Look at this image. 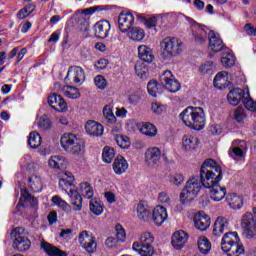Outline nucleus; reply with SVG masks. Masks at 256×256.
Instances as JSON below:
<instances>
[{
    "mask_svg": "<svg viewBox=\"0 0 256 256\" xmlns=\"http://www.w3.org/2000/svg\"><path fill=\"white\" fill-rule=\"evenodd\" d=\"M209 39V49L212 50L213 53H219V51H223L225 44H223V40L219 37V34H216L215 31L210 30L208 33Z\"/></svg>",
    "mask_w": 256,
    "mask_h": 256,
    "instance_id": "obj_19",
    "label": "nucleus"
},
{
    "mask_svg": "<svg viewBox=\"0 0 256 256\" xmlns=\"http://www.w3.org/2000/svg\"><path fill=\"white\" fill-rule=\"evenodd\" d=\"M128 37H130L132 41H143L145 32L139 27H133L128 32Z\"/></svg>",
    "mask_w": 256,
    "mask_h": 256,
    "instance_id": "obj_41",
    "label": "nucleus"
},
{
    "mask_svg": "<svg viewBox=\"0 0 256 256\" xmlns=\"http://www.w3.org/2000/svg\"><path fill=\"white\" fill-rule=\"evenodd\" d=\"M245 117V110L241 107H238L234 112V119H236L238 123H242Z\"/></svg>",
    "mask_w": 256,
    "mask_h": 256,
    "instance_id": "obj_59",
    "label": "nucleus"
},
{
    "mask_svg": "<svg viewBox=\"0 0 256 256\" xmlns=\"http://www.w3.org/2000/svg\"><path fill=\"white\" fill-rule=\"evenodd\" d=\"M68 196L70 197V205H72L73 211H81L83 209V197L77 190L70 189Z\"/></svg>",
    "mask_w": 256,
    "mask_h": 256,
    "instance_id": "obj_22",
    "label": "nucleus"
},
{
    "mask_svg": "<svg viewBox=\"0 0 256 256\" xmlns=\"http://www.w3.org/2000/svg\"><path fill=\"white\" fill-rule=\"evenodd\" d=\"M62 91L65 97H68V99H79L81 97L79 89L75 86H64Z\"/></svg>",
    "mask_w": 256,
    "mask_h": 256,
    "instance_id": "obj_39",
    "label": "nucleus"
},
{
    "mask_svg": "<svg viewBox=\"0 0 256 256\" xmlns=\"http://www.w3.org/2000/svg\"><path fill=\"white\" fill-rule=\"evenodd\" d=\"M244 29L247 35H253L254 37L256 36V28L253 27L251 24H246Z\"/></svg>",
    "mask_w": 256,
    "mask_h": 256,
    "instance_id": "obj_64",
    "label": "nucleus"
},
{
    "mask_svg": "<svg viewBox=\"0 0 256 256\" xmlns=\"http://www.w3.org/2000/svg\"><path fill=\"white\" fill-rule=\"evenodd\" d=\"M241 227L244 237H246V239H253V237L256 235L255 215H253L251 212H246L242 216Z\"/></svg>",
    "mask_w": 256,
    "mask_h": 256,
    "instance_id": "obj_8",
    "label": "nucleus"
},
{
    "mask_svg": "<svg viewBox=\"0 0 256 256\" xmlns=\"http://www.w3.org/2000/svg\"><path fill=\"white\" fill-rule=\"evenodd\" d=\"M187 21L192 25V35L195 43H197V45H203V43H206L207 37H209V34H207L209 28L205 25L197 24V22L191 18H187Z\"/></svg>",
    "mask_w": 256,
    "mask_h": 256,
    "instance_id": "obj_10",
    "label": "nucleus"
},
{
    "mask_svg": "<svg viewBox=\"0 0 256 256\" xmlns=\"http://www.w3.org/2000/svg\"><path fill=\"white\" fill-rule=\"evenodd\" d=\"M85 130L88 135H91L92 137H101V135H103V126L101 123L94 120L86 122Z\"/></svg>",
    "mask_w": 256,
    "mask_h": 256,
    "instance_id": "obj_23",
    "label": "nucleus"
},
{
    "mask_svg": "<svg viewBox=\"0 0 256 256\" xmlns=\"http://www.w3.org/2000/svg\"><path fill=\"white\" fill-rule=\"evenodd\" d=\"M48 105H50L54 111H58V113H65L68 109L65 99H63L61 95L55 93L48 97Z\"/></svg>",
    "mask_w": 256,
    "mask_h": 256,
    "instance_id": "obj_16",
    "label": "nucleus"
},
{
    "mask_svg": "<svg viewBox=\"0 0 256 256\" xmlns=\"http://www.w3.org/2000/svg\"><path fill=\"white\" fill-rule=\"evenodd\" d=\"M102 159L104 163H111V161L115 159V149L109 146L104 147L103 153H102Z\"/></svg>",
    "mask_w": 256,
    "mask_h": 256,
    "instance_id": "obj_45",
    "label": "nucleus"
},
{
    "mask_svg": "<svg viewBox=\"0 0 256 256\" xmlns=\"http://www.w3.org/2000/svg\"><path fill=\"white\" fill-rule=\"evenodd\" d=\"M221 64L226 68L233 67V65H235V58H233L231 54H228L227 56L221 58Z\"/></svg>",
    "mask_w": 256,
    "mask_h": 256,
    "instance_id": "obj_56",
    "label": "nucleus"
},
{
    "mask_svg": "<svg viewBox=\"0 0 256 256\" xmlns=\"http://www.w3.org/2000/svg\"><path fill=\"white\" fill-rule=\"evenodd\" d=\"M247 152V142L243 140H234L232 147L228 151V155L232 159H243L245 153Z\"/></svg>",
    "mask_w": 256,
    "mask_h": 256,
    "instance_id": "obj_13",
    "label": "nucleus"
},
{
    "mask_svg": "<svg viewBox=\"0 0 256 256\" xmlns=\"http://www.w3.org/2000/svg\"><path fill=\"white\" fill-rule=\"evenodd\" d=\"M138 129L146 137H155L157 135V127L150 122H143L138 126Z\"/></svg>",
    "mask_w": 256,
    "mask_h": 256,
    "instance_id": "obj_34",
    "label": "nucleus"
},
{
    "mask_svg": "<svg viewBox=\"0 0 256 256\" xmlns=\"http://www.w3.org/2000/svg\"><path fill=\"white\" fill-rule=\"evenodd\" d=\"M80 191L86 199H93V195L95 192L93 191V187L88 182H84L80 184Z\"/></svg>",
    "mask_w": 256,
    "mask_h": 256,
    "instance_id": "obj_44",
    "label": "nucleus"
},
{
    "mask_svg": "<svg viewBox=\"0 0 256 256\" xmlns=\"http://www.w3.org/2000/svg\"><path fill=\"white\" fill-rule=\"evenodd\" d=\"M228 75L227 71L218 72L214 78V87H217V89L227 87V83H229Z\"/></svg>",
    "mask_w": 256,
    "mask_h": 256,
    "instance_id": "obj_35",
    "label": "nucleus"
},
{
    "mask_svg": "<svg viewBox=\"0 0 256 256\" xmlns=\"http://www.w3.org/2000/svg\"><path fill=\"white\" fill-rule=\"evenodd\" d=\"M137 217L141 221H149L151 219V209L145 206L143 203H138L137 205Z\"/></svg>",
    "mask_w": 256,
    "mask_h": 256,
    "instance_id": "obj_37",
    "label": "nucleus"
},
{
    "mask_svg": "<svg viewBox=\"0 0 256 256\" xmlns=\"http://www.w3.org/2000/svg\"><path fill=\"white\" fill-rule=\"evenodd\" d=\"M147 91L151 97H157V93H159V88L157 87V82L155 80H151L148 82Z\"/></svg>",
    "mask_w": 256,
    "mask_h": 256,
    "instance_id": "obj_54",
    "label": "nucleus"
},
{
    "mask_svg": "<svg viewBox=\"0 0 256 256\" xmlns=\"http://www.w3.org/2000/svg\"><path fill=\"white\" fill-rule=\"evenodd\" d=\"M11 238L14 239L13 247L21 253L29 251L31 240L27 238V230L23 227L14 228L11 232Z\"/></svg>",
    "mask_w": 256,
    "mask_h": 256,
    "instance_id": "obj_7",
    "label": "nucleus"
},
{
    "mask_svg": "<svg viewBox=\"0 0 256 256\" xmlns=\"http://www.w3.org/2000/svg\"><path fill=\"white\" fill-rule=\"evenodd\" d=\"M180 118L187 127L195 131L205 128V111L201 107H187L181 112Z\"/></svg>",
    "mask_w": 256,
    "mask_h": 256,
    "instance_id": "obj_3",
    "label": "nucleus"
},
{
    "mask_svg": "<svg viewBox=\"0 0 256 256\" xmlns=\"http://www.w3.org/2000/svg\"><path fill=\"white\" fill-rule=\"evenodd\" d=\"M221 249L228 256H240L245 253V246L241 243L237 232H227L221 240Z\"/></svg>",
    "mask_w": 256,
    "mask_h": 256,
    "instance_id": "obj_4",
    "label": "nucleus"
},
{
    "mask_svg": "<svg viewBox=\"0 0 256 256\" xmlns=\"http://www.w3.org/2000/svg\"><path fill=\"white\" fill-rule=\"evenodd\" d=\"M189 239V235L183 231V230H179L174 232V234L172 235V247H174V249H183V247H185V243H187Z\"/></svg>",
    "mask_w": 256,
    "mask_h": 256,
    "instance_id": "obj_21",
    "label": "nucleus"
},
{
    "mask_svg": "<svg viewBox=\"0 0 256 256\" xmlns=\"http://www.w3.org/2000/svg\"><path fill=\"white\" fill-rule=\"evenodd\" d=\"M41 143H43V140H42L41 134H39V132H31L29 134L28 145L32 149H38V147H41Z\"/></svg>",
    "mask_w": 256,
    "mask_h": 256,
    "instance_id": "obj_38",
    "label": "nucleus"
},
{
    "mask_svg": "<svg viewBox=\"0 0 256 256\" xmlns=\"http://www.w3.org/2000/svg\"><path fill=\"white\" fill-rule=\"evenodd\" d=\"M214 167L215 160L207 159L203 162L200 168V177L192 176L187 180L184 189L180 193V201L182 205H189V203L199 195L201 189L205 187V179L213 175Z\"/></svg>",
    "mask_w": 256,
    "mask_h": 256,
    "instance_id": "obj_1",
    "label": "nucleus"
},
{
    "mask_svg": "<svg viewBox=\"0 0 256 256\" xmlns=\"http://www.w3.org/2000/svg\"><path fill=\"white\" fill-rule=\"evenodd\" d=\"M102 11H109V6L98 5L82 10L83 15H93V13H101Z\"/></svg>",
    "mask_w": 256,
    "mask_h": 256,
    "instance_id": "obj_46",
    "label": "nucleus"
},
{
    "mask_svg": "<svg viewBox=\"0 0 256 256\" xmlns=\"http://www.w3.org/2000/svg\"><path fill=\"white\" fill-rule=\"evenodd\" d=\"M48 165L51 169H65L67 167V160L60 155L52 156L48 160Z\"/></svg>",
    "mask_w": 256,
    "mask_h": 256,
    "instance_id": "obj_33",
    "label": "nucleus"
},
{
    "mask_svg": "<svg viewBox=\"0 0 256 256\" xmlns=\"http://www.w3.org/2000/svg\"><path fill=\"white\" fill-rule=\"evenodd\" d=\"M135 23V16L131 12H121L118 17V27L121 33H127Z\"/></svg>",
    "mask_w": 256,
    "mask_h": 256,
    "instance_id": "obj_14",
    "label": "nucleus"
},
{
    "mask_svg": "<svg viewBox=\"0 0 256 256\" xmlns=\"http://www.w3.org/2000/svg\"><path fill=\"white\" fill-rule=\"evenodd\" d=\"M228 227L229 221L225 217L220 216L215 220L212 235L214 237H221L225 229H227Z\"/></svg>",
    "mask_w": 256,
    "mask_h": 256,
    "instance_id": "obj_24",
    "label": "nucleus"
},
{
    "mask_svg": "<svg viewBox=\"0 0 256 256\" xmlns=\"http://www.w3.org/2000/svg\"><path fill=\"white\" fill-rule=\"evenodd\" d=\"M154 241H155V238L152 236L151 233L144 232L140 235L138 243L140 246L153 247Z\"/></svg>",
    "mask_w": 256,
    "mask_h": 256,
    "instance_id": "obj_40",
    "label": "nucleus"
},
{
    "mask_svg": "<svg viewBox=\"0 0 256 256\" xmlns=\"http://www.w3.org/2000/svg\"><path fill=\"white\" fill-rule=\"evenodd\" d=\"M94 83L97 89H100L101 91L107 89V86L109 85V82H107V79L103 75H97L94 78Z\"/></svg>",
    "mask_w": 256,
    "mask_h": 256,
    "instance_id": "obj_51",
    "label": "nucleus"
},
{
    "mask_svg": "<svg viewBox=\"0 0 256 256\" xmlns=\"http://www.w3.org/2000/svg\"><path fill=\"white\" fill-rule=\"evenodd\" d=\"M163 59L177 57L183 51V42L177 38L166 37L160 43Z\"/></svg>",
    "mask_w": 256,
    "mask_h": 256,
    "instance_id": "obj_6",
    "label": "nucleus"
},
{
    "mask_svg": "<svg viewBox=\"0 0 256 256\" xmlns=\"http://www.w3.org/2000/svg\"><path fill=\"white\" fill-rule=\"evenodd\" d=\"M38 129H40V131H47L48 129H51V120H49L47 116H41L38 119Z\"/></svg>",
    "mask_w": 256,
    "mask_h": 256,
    "instance_id": "obj_53",
    "label": "nucleus"
},
{
    "mask_svg": "<svg viewBox=\"0 0 256 256\" xmlns=\"http://www.w3.org/2000/svg\"><path fill=\"white\" fill-rule=\"evenodd\" d=\"M65 81H69L71 85H83L85 83V70L79 66L70 67Z\"/></svg>",
    "mask_w": 256,
    "mask_h": 256,
    "instance_id": "obj_11",
    "label": "nucleus"
},
{
    "mask_svg": "<svg viewBox=\"0 0 256 256\" xmlns=\"http://www.w3.org/2000/svg\"><path fill=\"white\" fill-rule=\"evenodd\" d=\"M89 207L93 215H97V216L103 215V203H101V201L93 199L90 201Z\"/></svg>",
    "mask_w": 256,
    "mask_h": 256,
    "instance_id": "obj_43",
    "label": "nucleus"
},
{
    "mask_svg": "<svg viewBox=\"0 0 256 256\" xmlns=\"http://www.w3.org/2000/svg\"><path fill=\"white\" fill-rule=\"evenodd\" d=\"M229 205L232 209H241V207H243V198L237 194H233L229 201Z\"/></svg>",
    "mask_w": 256,
    "mask_h": 256,
    "instance_id": "obj_49",
    "label": "nucleus"
},
{
    "mask_svg": "<svg viewBox=\"0 0 256 256\" xmlns=\"http://www.w3.org/2000/svg\"><path fill=\"white\" fill-rule=\"evenodd\" d=\"M247 97H249V96H246L244 98L243 104L245 105L246 109H248V111L255 112L256 111V102L253 101L252 99H247Z\"/></svg>",
    "mask_w": 256,
    "mask_h": 256,
    "instance_id": "obj_61",
    "label": "nucleus"
},
{
    "mask_svg": "<svg viewBox=\"0 0 256 256\" xmlns=\"http://www.w3.org/2000/svg\"><path fill=\"white\" fill-rule=\"evenodd\" d=\"M52 203H54V205H57V207L63 209V211H69V209H71L69 203H67V201L65 200H62V198L57 195L52 197Z\"/></svg>",
    "mask_w": 256,
    "mask_h": 256,
    "instance_id": "obj_48",
    "label": "nucleus"
},
{
    "mask_svg": "<svg viewBox=\"0 0 256 256\" xmlns=\"http://www.w3.org/2000/svg\"><path fill=\"white\" fill-rule=\"evenodd\" d=\"M105 245L108 249H117V247H119V240L117 238L108 237L105 240Z\"/></svg>",
    "mask_w": 256,
    "mask_h": 256,
    "instance_id": "obj_58",
    "label": "nucleus"
},
{
    "mask_svg": "<svg viewBox=\"0 0 256 256\" xmlns=\"http://www.w3.org/2000/svg\"><path fill=\"white\" fill-rule=\"evenodd\" d=\"M73 181H75V178L71 174V172H65L62 174V177L59 180V187L63 191H67V189H73Z\"/></svg>",
    "mask_w": 256,
    "mask_h": 256,
    "instance_id": "obj_32",
    "label": "nucleus"
},
{
    "mask_svg": "<svg viewBox=\"0 0 256 256\" xmlns=\"http://www.w3.org/2000/svg\"><path fill=\"white\" fill-rule=\"evenodd\" d=\"M214 70H215V64H213V62H206L199 68V71L202 75H207V73H211V71H214Z\"/></svg>",
    "mask_w": 256,
    "mask_h": 256,
    "instance_id": "obj_55",
    "label": "nucleus"
},
{
    "mask_svg": "<svg viewBox=\"0 0 256 256\" xmlns=\"http://www.w3.org/2000/svg\"><path fill=\"white\" fill-rule=\"evenodd\" d=\"M112 167L116 175H123L129 169V163L123 156H118L115 158Z\"/></svg>",
    "mask_w": 256,
    "mask_h": 256,
    "instance_id": "obj_27",
    "label": "nucleus"
},
{
    "mask_svg": "<svg viewBox=\"0 0 256 256\" xmlns=\"http://www.w3.org/2000/svg\"><path fill=\"white\" fill-rule=\"evenodd\" d=\"M78 241L87 253H95L97 251V242H95L94 237L89 235V232L82 231L78 236Z\"/></svg>",
    "mask_w": 256,
    "mask_h": 256,
    "instance_id": "obj_12",
    "label": "nucleus"
},
{
    "mask_svg": "<svg viewBox=\"0 0 256 256\" xmlns=\"http://www.w3.org/2000/svg\"><path fill=\"white\" fill-rule=\"evenodd\" d=\"M103 115L108 123L113 125V123H116L117 117H115V114L113 113V109L109 106H105L103 108Z\"/></svg>",
    "mask_w": 256,
    "mask_h": 256,
    "instance_id": "obj_47",
    "label": "nucleus"
},
{
    "mask_svg": "<svg viewBox=\"0 0 256 256\" xmlns=\"http://www.w3.org/2000/svg\"><path fill=\"white\" fill-rule=\"evenodd\" d=\"M163 154H161V149L159 147H150L145 151V161L146 165L148 167H155L159 165V162L161 161V157Z\"/></svg>",
    "mask_w": 256,
    "mask_h": 256,
    "instance_id": "obj_15",
    "label": "nucleus"
},
{
    "mask_svg": "<svg viewBox=\"0 0 256 256\" xmlns=\"http://www.w3.org/2000/svg\"><path fill=\"white\" fill-rule=\"evenodd\" d=\"M138 19L142 20L147 29H153L157 26V17L145 18L143 15H138Z\"/></svg>",
    "mask_w": 256,
    "mask_h": 256,
    "instance_id": "obj_52",
    "label": "nucleus"
},
{
    "mask_svg": "<svg viewBox=\"0 0 256 256\" xmlns=\"http://www.w3.org/2000/svg\"><path fill=\"white\" fill-rule=\"evenodd\" d=\"M135 71L140 79H145V77H147V67H145V65H136Z\"/></svg>",
    "mask_w": 256,
    "mask_h": 256,
    "instance_id": "obj_60",
    "label": "nucleus"
},
{
    "mask_svg": "<svg viewBox=\"0 0 256 256\" xmlns=\"http://www.w3.org/2000/svg\"><path fill=\"white\" fill-rule=\"evenodd\" d=\"M138 57L144 63H153L155 56L153 55V50L147 45H140L138 47Z\"/></svg>",
    "mask_w": 256,
    "mask_h": 256,
    "instance_id": "obj_28",
    "label": "nucleus"
},
{
    "mask_svg": "<svg viewBox=\"0 0 256 256\" xmlns=\"http://www.w3.org/2000/svg\"><path fill=\"white\" fill-rule=\"evenodd\" d=\"M59 236L63 239H71L73 237V229H62Z\"/></svg>",
    "mask_w": 256,
    "mask_h": 256,
    "instance_id": "obj_63",
    "label": "nucleus"
},
{
    "mask_svg": "<svg viewBox=\"0 0 256 256\" xmlns=\"http://www.w3.org/2000/svg\"><path fill=\"white\" fill-rule=\"evenodd\" d=\"M133 251H136L140 256H153L155 250L153 246H141L139 242H134L132 245Z\"/></svg>",
    "mask_w": 256,
    "mask_h": 256,
    "instance_id": "obj_36",
    "label": "nucleus"
},
{
    "mask_svg": "<svg viewBox=\"0 0 256 256\" xmlns=\"http://www.w3.org/2000/svg\"><path fill=\"white\" fill-rule=\"evenodd\" d=\"M28 189L32 193H41L43 191V180L37 175H32L28 179Z\"/></svg>",
    "mask_w": 256,
    "mask_h": 256,
    "instance_id": "obj_29",
    "label": "nucleus"
},
{
    "mask_svg": "<svg viewBox=\"0 0 256 256\" xmlns=\"http://www.w3.org/2000/svg\"><path fill=\"white\" fill-rule=\"evenodd\" d=\"M21 197H20V204L22 207H36L38 201L35 196L29 194V191L27 189H21L20 190Z\"/></svg>",
    "mask_w": 256,
    "mask_h": 256,
    "instance_id": "obj_25",
    "label": "nucleus"
},
{
    "mask_svg": "<svg viewBox=\"0 0 256 256\" xmlns=\"http://www.w3.org/2000/svg\"><path fill=\"white\" fill-rule=\"evenodd\" d=\"M60 144L64 151H66V153H70V155H76V157L83 155V149H85V146L81 139L77 138L73 133L63 134L60 139Z\"/></svg>",
    "mask_w": 256,
    "mask_h": 256,
    "instance_id": "obj_5",
    "label": "nucleus"
},
{
    "mask_svg": "<svg viewBox=\"0 0 256 256\" xmlns=\"http://www.w3.org/2000/svg\"><path fill=\"white\" fill-rule=\"evenodd\" d=\"M116 237H117L116 239L118 241H121L122 243L126 239L125 229H123V227L121 225L116 226Z\"/></svg>",
    "mask_w": 256,
    "mask_h": 256,
    "instance_id": "obj_62",
    "label": "nucleus"
},
{
    "mask_svg": "<svg viewBox=\"0 0 256 256\" xmlns=\"http://www.w3.org/2000/svg\"><path fill=\"white\" fill-rule=\"evenodd\" d=\"M167 209L163 206H156L153 210L152 218L156 225L160 226L167 219Z\"/></svg>",
    "mask_w": 256,
    "mask_h": 256,
    "instance_id": "obj_26",
    "label": "nucleus"
},
{
    "mask_svg": "<svg viewBox=\"0 0 256 256\" xmlns=\"http://www.w3.org/2000/svg\"><path fill=\"white\" fill-rule=\"evenodd\" d=\"M184 181L185 177L183 176V174H175L170 178V183H172V185H176V187H179V185H183Z\"/></svg>",
    "mask_w": 256,
    "mask_h": 256,
    "instance_id": "obj_57",
    "label": "nucleus"
},
{
    "mask_svg": "<svg viewBox=\"0 0 256 256\" xmlns=\"http://www.w3.org/2000/svg\"><path fill=\"white\" fill-rule=\"evenodd\" d=\"M93 29L95 37L98 39H107L109 37V31H111V23L107 20L98 21Z\"/></svg>",
    "mask_w": 256,
    "mask_h": 256,
    "instance_id": "obj_18",
    "label": "nucleus"
},
{
    "mask_svg": "<svg viewBox=\"0 0 256 256\" xmlns=\"http://www.w3.org/2000/svg\"><path fill=\"white\" fill-rule=\"evenodd\" d=\"M115 141L121 149H129V147L131 146V142L129 141V138L127 136L116 135Z\"/></svg>",
    "mask_w": 256,
    "mask_h": 256,
    "instance_id": "obj_50",
    "label": "nucleus"
},
{
    "mask_svg": "<svg viewBox=\"0 0 256 256\" xmlns=\"http://www.w3.org/2000/svg\"><path fill=\"white\" fill-rule=\"evenodd\" d=\"M160 82L170 93H177L181 89V83L175 78L171 70H166L161 74Z\"/></svg>",
    "mask_w": 256,
    "mask_h": 256,
    "instance_id": "obj_9",
    "label": "nucleus"
},
{
    "mask_svg": "<svg viewBox=\"0 0 256 256\" xmlns=\"http://www.w3.org/2000/svg\"><path fill=\"white\" fill-rule=\"evenodd\" d=\"M221 179H223V171L221 170V166H218L217 162H215L212 175L204 180V187L210 189V198L212 201H223L225 195H227V188L219 185Z\"/></svg>",
    "mask_w": 256,
    "mask_h": 256,
    "instance_id": "obj_2",
    "label": "nucleus"
},
{
    "mask_svg": "<svg viewBox=\"0 0 256 256\" xmlns=\"http://www.w3.org/2000/svg\"><path fill=\"white\" fill-rule=\"evenodd\" d=\"M199 145V139L191 135H185L182 138V147L185 151H193Z\"/></svg>",
    "mask_w": 256,
    "mask_h": 256,
    "instance_id": "obj_30",
    "label": "nucleus"
},
{
    "mask_svg": "<svg viewBox=\"0 0 256 256\" xmlns=\"http://www.w3.org/2000/svg\"><path fill=\"white\" fill-rule=\"evenodd\" d=\"M245 97H249V93H245V91L241 88H235L227 95L228 102L234 107H236L240 101L243 103V101H245Z\"/></svg>",
    "mask_w": 256,
    "mask_h": 256,
    "instance_id": "obj_20",
    "label": "nucleus"
},
{
    "mask_svg": "<svg viewBox=\"0 0 256 256\" xmlns=\"http://www.w3.org/2000/svg\"><path fill=\"white\" fill-rule=\"evenodd\" d=\"M194 225L199 231H207L211 226V218L205 212H197L194 215Z\"/></svg>",
    "mask_w": 256,
    "mask_h": 256,
    "instance_id": "obj_17",
    "label": "nucleus"
},
{
    "mask_svg": "<svg viewBox=\"0 0 256 256\" xmlns=\"http://www.w3.org/2000/svg\"><path fill=\"white\" fill-rule=\"evenodd\" d=\"M198 248L200 253L207 255V253L211 251V242L209 239H207V237H200L198 240Z\"/></svg>",
    "mask_w": 256,
    "mask_h": 256,
    "instance_id": "obj_42",
    "label": "nucleus"
},
{
    "mask_svg": "<svg viewBox=\"0 0 256 256\" xmlns=\"http://www.w3.org/2000/svg\"><path fill=\"white\" fill-rule=\"evenodd\" d=\"M41 249L49 256H67V253L61 251V249L52 246L48 242L42 241L40 244Z\"/></svg>",
    "mask_w": 256,
    "mask_h": 256,
    "instance_id": "obj_31",
    "label": "nucleus"
}]
</instances>
